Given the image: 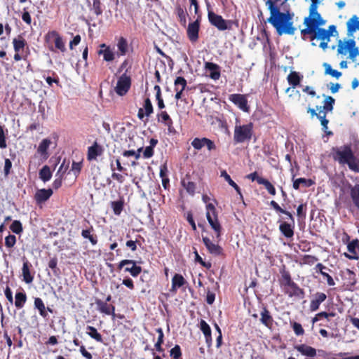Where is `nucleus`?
<instances>
[{
    "mask_svg": "<svg viewBox=\"0 0 359 359\" xmlns=\"http://www.w3.org/2000/svg\"><path fill=\"white\" fill-rule=\"evenodd\" d=\"M154 155V148L151 147H147L143 152V156L145 158H151Z\"/></svg>",
    "mask_w": 359,
    "mask_h": 359,
    "instance_id": "nucleus-62",
    "label": "nucleus"
},
{
    "mask_svg": "<svg viewBox=\"0 0 359 359\" xmlns=\"http://www.w3.org/2000/svg\"><path fill=\"white\" fill-rule=\"evenodd\" d=\"M11 230L16 233L19 234L22 231V226L20 221L14 220L10 226Z\"/></svg>",
    "mask_w": 359,
    "mask_h": 359,
    "instance_id": "nucleus-41",
    "label": "nucleus"
},
{
    "mask_svg": "<svg viewBox=\"0 0 359 359\" xmlns=\"http://www.w3.org/2000/svg\"><path fill=\"white\" fill-rule=\"evenodd\" d=\"M16 243V238L13 235H8L5 238V245L7 248H12Z\"/></svg>",
    "mask_w": 359,
    "mask_h": 359,
    "instance_id": "nucleus-51",
    "label": "nucleus"
},
{
    "mask_svg": "<svg viewBox=\"0 0 359 359\" xmlns=\"http://www.w3.org/2000/svg\"><path fill=\"white\" fill-rule=\"evenodd\" d=\"M357 248H359V241L358 239H355L351 241L347 245V249L352 255L344 253L345 257L349 259H358V256H357L355 252V249Z\"/></svg>",
    "mask_w": 359,
    "mask_h": 359,
    "instance_id": "nucleus-19",
    "label": "nucleus"
},
{
    "mask_svg": "<svg viewBox=\"0 0 359 359\" xmlns=\"http://www.w3.org/2000/svg\"><path fill=\"white\" fill-rule=\"evenodd\" d=\"M99 55H102L104 60L107 62H111L114 60L116 54L109 48L107 49H100L98 51Z\"/></svg>",
    "mask_w": 359,
    "mask_h": 359,
    "instance_id": "nucleus-32",
    "label": "nucleus"
},
{
    "mask_svg": "<svg viewBox=\"0 0 359 359\" xmlns=\"http://www.w3.org/2000/svg\"><path fill=\"white\" fill-rule=\"evenodd\" d=\"M230 100L243 111L246 112L249 111L246 95L241 94H233L231 95Z\"/></svg>",
    "mask_w": 359,
    "mask_h": 359,
    "instance_id": "nucleus-10",
    "label": "nucleus"
},
{
    "mask_svg": "<svg viewBox=\"0 0 359 359\" xmlns=\"http://www.w3.org/2000/svg\"><path fill=\"white\" fill-rule=\"evenodd\" d=\"M57 259L55 257H53L50 259L48 262V266L53 271L54 273H57V271L59 269L57 268Z\"/></svg>",
    "mask_w": 359,
    "mask_h": 359,
    "instance_id": "nucleus-61",
    "label": "nucleus"
},
{
    "mask_svg": "<svg viewBox=\"0 0 359 359\" xmlns=\"http://www.w3.org/2000/svg\"><path fill=\"white\" fill-rule=\"evenodd\" d=\"M55 177H56V178L53 183V187L54 189H57L62 185V175H59V173H56Z\"/></svg>",
    "mask_w": 359,
    "mask_h": 359,
    "instance_id": "nucleus-60",
    "label": "nucleus"
},
{
    "mask_svg": "<svg viewBox=\"0 0 359 359\" xmlns=\"http://www.w3.org/2000/svg\"><path fill=\"white\" fill-rule=\"evenodd\" d=\"M295 349L302 355L308 357H314L316 355V348L306 344L297 345L295 346Z\"/></svg>",
    "mask_w": 359,
    "mask_h": 359,
    "instance_id": "nucleus-23",
    "label": "nucleus"
},
{
    "mask_svg": "<svg viewBox=\"0 0 359 359\" xmlns=\"http://www.w3.org/2000/svg\"><path fill=\"white\" fill-rule=\"evenodd\" d=\"M34 306L39 311V313L43 317H46L47 313L46 311L45 305L41 298H35L34 299Z\"/></svg>",
    "mask_w": 359,
    "mask_h": 359,
    "instance_id": "nucleus-36",
    "label": "nucleus"
},
{
    "mask_svg": "<svg viewBox=\"0 0 359 359\" xmlns=\"http://www.w3.org/2000/svg\"><path fill=\"white\" fill-rule=\"evenodd\" d=\"M206 217L208 222L212 229L216 232L217 238H219L221 232V226L218 222L217 216L216 214V209L212 203H208L206 205Z\"/></svg>",
    "mask_w": 359,
    "mask_h": 359,
    "instance_id": "nucleus-6",
    "label": "nucleus"
},
{
    "mask_svg": "<svg viewBox=\"0 0 359 359\" xmlns=\"http://www.w3.org/2000/svg\"><path fill=\"white\" fill-rule=\"evenodd\" d=\"M324 105L322 106H316V110L322 111V109L326 111H332L333 109V106L334 104V99L331 96L325 97L323 101Z\"/></svg>",
    "mask_w": 359,
    "mask_h": 359,
    "instance_id": "nucleus-29",
    "label": "nucleus"
},
{
    "mask_svg": "<svg viewBox=\"0 0 359 359\" xmlns=\"http://www.w3.org/2000/svg\"><path fill=\"white\" fill-rule=\"evenodd\" d=\"M50 140L46 138L42 140V141L40 142L38 149L37 152L43 156L44 159H47L48 158V149L49 148L50 145L51 144Z\"/></svg>",
    "mask_w": 359,
    "mask_h": 359,
    "instance_id": "nucleus-20",
    "label": "nucleus"
},
{
    "mask_svg": "<svg viewBox=\"0 0 359 359\" xmlns=\"http://www.w3.org/2000/svg\"><path fill=\"white\" fill-rule=\"evenodd\" d=\"M325 113L323 111H319L317 118L320 120V124L323 127V130L326 133L327 135H332L333 133L332 131H327V124L329 123L328 120L326 119Z\"/></svg>",
    "mask_w": 359,
    "mask_h": 359,
    "instance_id": "nucleus-31",
    "label": "nucleus"
},
{
    "mask_svg": "<svg viewBox=\"0 0 359 359\" xmlns=\"http://www.w3.org/2000/svg\"><path fill=\"white\" fill-rule=\"evenodd\" d=\"M191 145L194 149L197 150L201 149L203 147L205 146V144L203 142V137L201 139L198 137L194 138L191 142Z\"/></svg>",
    "mask_w": 359,
    "mask_h": 359,
    "instance_id": "nucleus-48",
    "label": "nucleus"
},
{
    "mask_svg": "<svg viewBox=\"0 0 359 359\" xmlns=\"http://www.w3.org/2000/svg\"><path fill=\"white\" fill-rule=\"evenodd\" d=\"M80 352L81 355L86 358V359H92L93 356L90 353L86 351L84 346H81L80 348Z\"/></svg>",
    "mask_w": 359,
    "mask_h": 359,
    "instance_id": "nucleus-64",
    "label": "nucleus"
},
{
    "mask_svg": "<svg viewBox=\"0 0 359 359\" xmlns=\"http://www.w3.org/2000/svg\"><path fill=\"white\" fill-rule=\"evenodd\" d=\"M348 53V58L353 62L359 56V49L356 47L353 39H339L337 43V55H346Z\"/></svg>",
    "mask_w": 359,
    "mask_h": 359,
    "instance_id": "nucleus-3",
    "label": "nucleus"
},
{
    "mask_svg": "<svg viewBox=\"0 0 359 359\" xmlns=\"http://www.w3.org/2000/svg\"><path fill=\"white\" fill-rule=\"evenodd\" d=\"M116 46L118 48L116 55L118 57L126 55L128 50V43L126 39H125L124 37H120L118 39Z\"/></svg>",
    "mask_w": 359,
    "mask_h": 359,
    "instance_id": "nucleus-22",
    "label": "nucleus"
},
{
    "mask_svg": "<svg viewBox=\"0 0 359 359\" xmlns=\"http://www.w3.org/2000/svg\"><path fill=\"white\" fill-rule=\"evenodd\" d=\"M266 6L270 11V17L267 19L269 22L276 30L279 36L283 34L293 35L296 28L293 26L292 18L293 13H290L289 11L282 13L278 6V3L282 0H264ZM287 0H283V3Z\"/></svg>",
    "mask_w": 359,
    "mask_h": 359,
    "instance_id": "nucleus-1",
    "label": "nucleus"
},
{
    "mask_svg": "<svg viewBox=\"0 0 359 359\" xmlns=\"http://www.w3.org/2000/svg\"><path fill=\"white\" fill-rule=\"evenodd\" d=\"M306 182H308L306 179L298 178L294 180L292 186L294 189H298L299 188L300 184H303L305 186V183Z\"/></svg>",
    "mask_w": 359,
    "mask_h": 359,
    "instance_id": "nucleus-58",
    "label": "nucleus"
},
{
    "mask_svg": "<svg viewBox=\"0 0 359 359\" xmlns=\"http://www.w3.org/2000/svg\"><path fill=\"white\" fill-rule=\"evenodd\" d=\"M327 298V296L325 293L323 292H317L314 299L311 302L310 304V310L311 311H316L319 309L320 304L323 302Z\"/></svg>",
    "mask_w": 359,
    "mask_h": 359,
    "instance_id": "nucleus-18",
    "label": "nucleus"
},
{
    "mask_svg": "<svg viewBox=\"0 0 359 359\" xmlns=\"http://www.w3.org/2000/svg\"><path fill=\"white\" fill-rule=\"evenodd\" d=\"M81 236L84 238H88L93 245L97 243V238L90 234V231L89 229L83 230L81 232Z\"/></svg>",
    "mask_w": 359,
    "mask_h": 359,
    "instance_id": "nucleus-42",
    "label": "nucleus"
},
{
    "mask_svg": "<svg viewBox=\"0 0 359 359\" xmlns=\"http://www.w3.org/2000/svg\"><path fill=\"white\" fill-rule=\"evenodd\" d=\"M114 212L116 215H119L123 210V202L121 200L114 201L111 203Z\"/></svg>",
    "mask_w": 359,
    "mask_h": 359,
    "instance_id": "nucleus-39",
    "label": "nucleus"
},
{
    "mask_svg": "<svg viewBox=\"0 0 359 359\" xmlns=\"http://www.w3.org/2000/svg\"><path fill=\"white\" fill-rule=\"evenodd\" d=\"M22 19L27 25H30L32 22V18L28 11H24V13L22 15Z\"/></svg>",
    "mask_w": 359,
    "mask_h": 359,
    "instance_id": "nucleus-63",
    "label": "nucleus"
},
{
    "mask_svg": "<svg viewBox=\"0 0 359 359\" xmlns=\"http://www.w3.org/2000/svg\"><path fill=\"white\" fill-rule=\"evenodd\" d=\"M128 266L124 269L126 272H129L133 277H137L142 271V268L136 265V262L133 259H123L120 262L118 265V269H121L125 266Z\"/></svg>",
    "mask_w": 359,
    "mask_h": 359,
    "instance_id": "nucleus-9",
    "label": "nucleus"
},
{
    "mask_svg": "<svg viewBox=\"0 0 359 359\" xmlns=\"http://www.w3.org/2000/svg\"><path fill=\"white\" fill-rule=\"evenodd\" d=\"M26 300L27 296L25 293L22 292H17L15 294V306L18 309H21L23 307Z\"/></svg>",
    "mask_w": 359,
    "mask_h": 359,
    "instance_id": "nucleus-34",
    "label": "nucleus"
},
{
    "mask_svg": "<svg viewBox=\"0 0 359 359\" xmlns=\"http://www.w3.org/2000/svg\"><path fill=\"white\" fill-rule=\"evenodd\" d=\"M22 270V275L24 277V280L25 281V283H32L33 281V277L30 274L27 262L23 263Z\"/></svg>",
    "mask_w": 359,
    "mask_h": 359,
    "instance_id": "nucleus-37",
    "label": "nucleus"
},
{
    "mask_svg": "<svg viewBox=\"0 0 359 359\" xmlns=\"http://www.w3.org/2000/svg\"><path fill=\"white\" fill-rule=\"evenodd\" d=\"M144 109L147 116H149L153 112V106L148 97L144 100Z\"/></svg>",
    "mask_w": 359,
    "mask_h": 359,
    "instance_id": "nucleus-47",
    "label": "nucleus"
},
{
    "mask_svg": "<svg viewBox=\"0 0 359 359\" xmlns=\"http://www.w3.org/2000/svg\"><path fill=\"white\" fill-rule=\"evenodd\" d=\"M52 189H38L34 195V199L37 204H41L47 201L53 195Z\"/></svg>",
    "mask_w": 359,
    "mask_h": 359,
    "instance_id": "nucleus-12",
    "label": "nucleus"
},
{
    "mask_svg": "<svg viewBox=\"0 0 359 359\" xmlns=\"http://www.w3.org/2000/svg\"><path fill=\"white\" fill-rule=\"evenodd\" d=\"M221 177H224V180L229 183L230 186H231L238 193V194L240 195V198L243 199V195L241 194V189L239 187L231 180L230 175L226 172V170H222L221 171Z\"/></svg>",
    "mask_w": 359,
    "mask_h": 359,
    "instance_id": "nucleus-27",
    "label": "nucleus"
},
{
    "mask_svg": "<svg viewBox=\"0 0 359 359\" xmlns=\"http://www.w3.org/2000/svg\"><path fill=\"white\" fill-rule=\"evenodd\" d=\"M104 152V148L95 141L92 146L88 149L87 158L88 161L96 160L97 157L101 156Z\"/></svg>",
    "mask_w": 359,
    "mask_h": 359,
    "instance_id": "nucleus-11",
    "label": "nucleus"
},
{
    "mask_svg": "<svg viewBox=\"0 0 359 359\" xmlns=\"http://www.w3.org/2000/svg\"><path fill=\"white\" fill-rule=\"evenodd\" d=\"M175 90H184L187 86V81L181 76L177 77L175 80Z\"/></svg>",
    "mask_w": 359,
    "mask_h": 359,
    "instance_id": "nucleus-40",
    "label": "nucleus"
},
{
    "mask_svg": "<svg viewBox=\"0 0 359 359\" xmlns=\"http://www.w3.org/2000/svg\"><path fill=\"white\" fill-rule=\"evenodd\" d=\"M325 73L326 74H330L332 76L335 77L337 79L339 78L341 75V72H339V71H337L336 69H333L330 65L325 64Z\"/></svg>",
    "mask_w": 359,
    "mask_h": 359,
    "instance_id": "nucleus-45",
    "label": "nucleus"
},
{
    "mask_svg": "<svg viewBox=\"0 0 359 359\" xmlns=\"http://www.w3.org/2000/svg\"><path fill=\"white\" fill-rule=\"evenodd\" d=\"M252 136V124L236 126L234 130L233 139L236 142H243L250 140Z\"/></svg>",
    "mask_w": 359,
    "mask_h": 359,
    "instance_id": "nucleus-8",
    "label": "nucleus"
},
{
    "mask_svg": "<svg viewBox=\"0 0 359 359\" xmlns=\"http://www.w3.org/2000/svg\"><path fill=\"white\" fill-rule=\"evenodd\" d=\"M46 82L48 84L47 88L58 87V81L56 79L48 76L46 78Z\"/></svg>",
    "mask_w": 359,
    "mask_h": 359,
    "instance_id": "nucleus-54",
    "label": "nucleus"
},
{
    "mask_svg": "<svg viewBox=\"0 0 359 359\" xmlns=\"http://www.w3.org/2000/svg\"><path fill=\"white\" fill-rule=\"evenodd\" d=\"M325 22L326 21L322 18L318 12H312V10L309 9V15L306 17L304 20V24L306 27L302 29L301 34L311 36L314 34L316 27L323 26Z\"/></svg>",
    "mask_w": 359,
    "mask_h": 359,
    "instance_id": "nucleus-4",
    "label": "nucleus"
},
{
    "mask_svg": "<svg viewBox=\"0 0 359 359\" xmlns=\"http://www.w3.org/2000/svg\"><path fill=\"white\" fill-rule=\"evenodd\" d=\"M279 230L282 234L287 238H292L294 235L293 228L287 222H283L279 226Z\"/></svg>",
    "mask_w": 359,
    "mask_h": 359,
    "instance_id": "nucleus-25",
    "label": "nucleus"
},
{
    "mask_svg": "<svg viewBox=\"0 0 359 359\" xmlns=\"http://www.w3.org/2000/svg\"><path fill=\"white\" fill-rule=\"evenodd\" d=\"M347 35L353 36V33L359 30V17L357 15L352 16L346 22Z\"/></svg>",
    "mask_w": 359,
    "mask_h": 359,
    "instance_id": "nucleus-15",
    "label": "nucleus"
},
{
    "mask_svg": "<svg viewBox=\"0 0 359 359\" xmlns=\"http://www.w3.org/2000/svg\"><path fill=\"white\" fill-rule=\"evenodd\" d=\"M39 178L43 182H46L51 179L52 172L48 165H44L39 170Z\"/></svg>",
    "mask_w": 359,
    "mask_h": 359,
    "instance_id": "nucleus-28",
    "label": "nucleus"
},
{
    "mask_svg": "<svg viewBox=\"0 0 359 359\" xmlns=\"http://www.w3.org/2000/svg\"><path fill=\"white\" fill-rule=\"evenodd\" d=\"M334 151V159L339 164H346L349 169L355 172H359V165L356 162L357 159L352 151L350 144H345L340 147L332 149Z\"/></svg>",
    "mask_w": 359,
    "mask_h": 359,
    "instance_id": "nucleus-2",
    "label": "nucleus"
},
{
    "mask_svg": "<svg viewBox=\"0 0 359 359\" xmlns=\"http://www.w3.org/2000/svg\"><path fill=\"white\" fill-rule=\"evenodd\" d=\"M56 37L55 39V47L60 50L62 52L65 51V43L63 42V40L60 36H59L57 34L55 33Z\"/></svg>",
    "mask_w": 359,
    "mask_h": 359,
    "instance_id": "nucleus-46",
    "label": "nucleus"
},
{
    "mask_svg": "<svg viewBox=\"0 0 359 359\" xmlns=\"http://www.w3.org/2000/svg\"><path fill=\"white\" fill-rule=\"evenodd\" d=\"M203 142L205 144V147L209 151L215 150L216 149L214 142L211 140L203 137Z\"/></svg>",
    "mask_w": 359,
    "mask_h": 359,
    "instance_id": "nucleus-57",
    "label": "nucleus"
},
{
    "mask_svg": "<svg viewBox=\"0 0 359 359\" xmlns=\"http://www.w3.org/2000/svg\"><path fill=\"white\" fill-rule=\"evenodd\" d=\"M203 242L210 254L218 256L222 253V248L219 245L213 243L209 238L203 237Z\"/></svg>",
    "mask_w": 359,
    "mask_h": 359,
    "instance_id": "nucleus-13",
    "label": "nucleus"
},
{
    "mask_svg": "<svg viewBox=\"0 0 359 359\" xmlns=\"http://www.w3.org/2000/svg\"><path fill=\"white\" fill-rule=\"evenodd\" d=\"M7 147L4 128L0 126V148L5 149Z\"/></svg>",
    "mask_w": 359,
    "mask_h": 359,
    "instance_id": "nucleus-53",
    "label": "nucleus"
},
{
    "mask_svg": "<svg viewBox=\"0 0 359 359\" xmlns=\"http://www.w3.org/2000/svg\"><path fill=\"white\" fill-rule=\"evenodd\" d=\"M184 283V278L182 275L175 274L172 279V289L174 290L175 287H182Z\"/></svg>",
    "mask_w": 359,
    "mask_h": 359,
    "instance_id": "nucleus-38",
    "label": "nucleus"
},
{
    "mask_svg": "<svg viewBox=\"0 0 359 359\" xmlns=\"http://www.w3.org/2000/svg\"><path fill=\"white\" fill-rule=\"evenodd\" d=\"M200 329L204 336H209L211 334V329L209 325L204 320H201L200 322Z\"/></svg>",
    "mask_w": 359,
    "mask_h": 359,
    "instance_id": "nucleus-43",
    "label": "nucleus"
},
{
    "mask_svg": "<svg viewBox=\"0 0 359 359\" xmlns=\"http://www.w3.org/2000/svg\"><path fill=\"white\" fill-rule=\"evenodd\" d=\"M205 68L206 72L209 73L211 79L217 80L220 76V72L219 70V66L216 64L206 62L205 63Z\"/></svg>",
    "mask_w": 359,
    "mask_h": 359,
    "instance_id": "nucleus-16",
    "label": "nucleus"
},
{
    "mask_svg": "<svg viewBox=\"0 0 359 359\" xmlns=\"http://www.w3.org/2000/svg\"><path fill=\"white\" fill-rule=\"evenodd\" d=\"M182 184L189 194L191 195L194 194L196 184L193 182H188L187 183H186L184 180H182Z\"/></svg>",
    "mask_w": 359,
    "mask_h": 359,
    "instance_id": "nucleus-44",
    "label": "nucleus"
},
{
    "mask_svg": "<svg viewBox=\"0 0 359 359\" xmlns=\"http://www.w3.org/2000/svg\"><path fill=\"white\" fill-rule=\"evenodd\" d=\"M199 22L198 20L189 24L187 35L191 41L195 42L198 39Z\"/></svg>",
    "mask_w": 359,
    "mask_h": 359,
    "instance_id": "nucleus-14",
    "label": "nucleus"
},
{
    "mask_svg": "<svg viewBox=\"0 0 359 359\" xmlns=\"http://www.w3.org/2000/svg\"><path fill=\"white\" fill-rule=\"evenodd\" d=\"M257 183L264 185L270 194L273 196L276 194V189L273 185L268 180L259 178L257 179Z\"/></svg>",
    "mask_w": 359,
    "mask_h": 359,
    "instance_id": "nucleus-35",
    "label": "nucleus"
},
{
    "mask_svg": "<svg viewBox=\"0 0 359 359\" xmlns=\"http://www.w3.org/2000/svg\"><path fill=\"white\" fill-rule=\"evenodd\" d=\"M350 196L355 206L359 209V184H355L351 188Z\"/></svg>",
    "mask_w": 359,
    "mask_h": 359,
    "instance_id": "nucleus-30",
    "label": "nucleus"
},
{
    "mask_svg": "<svg viewBox=\"0 0 359 359\" xmlns=\"http://www.w3.org/2000/svg\"><path fill=\"white\" fill-rule=\"evenodd\" d=\"M93 10L97 15H99L102 13V10L100 8V2L99 0L93 1Z\"/></svg>",
    "mask_w": 359,
    "mask_h": 359,
    "instance_id": "nucleus-59",
    "label": "nucleus"
},
{
    "mask_svg": "<svg viewBox=\"0 0 359 359\" xmlns=\"http://www.w3.org/2000/svg\"><path fill=\"white\" fill-rule=\"evenodd\" d=\"M170 355L174 359H178L182 355L181 348L179 345H175L170 351Z\"/></svg>",
    "mask_w": 359,
    "mask_h": 359,
    "instance_id": "nucleus-50",
    "label": "nucleus"
},
{
    "mask_svg": "<svg viewBox=\"0 0 359 359\" xmlns=\"http://www.w3.org/2000/svg\"><path fill=\"white\" fill-rule=\"evenodd\" d=\"M325 29L316 27L314 34L310 36L311 41V45L313 46H316L314 40L320 41L319 47L323 50H325L328 48V43L330 41L328 34Z\"/></svg>",
    "mask_w": 359,
    "mask_h": 359,
    "instance_id": "nucleus-7",
    "label": "nucleus"
},
{
    "mask_svg": "<svg viewBox=\"0 0 359 359\" xmlns=\"http://www.w3.org/2000/svg\"><path fill=\"white\" fill-rule=\"evenodd\" d=\"M208 18L210 23L219 31L230 29L232 26V21L224 20L221 15L208 11Z\"/></svg>",
    "mask_w": 359,
    "mask_h": 359,
    "instance_id": "nucleus-5",
    "label": "nucleus"
},
{
    "mask_svg": "<svg viewBox=\"0 0 359 359\" xmlns=\"http://www.w3.org/2000/svg\"><path fill=\"white\" fill-rule=\"evenodd\" d=\"M260 321L268 327H270L272 325L273 318L270 315L269 311L266 308H264L261 312Z\"/></svg>",
    "mask_w": 359,
    "mask_h": 359,
    "instance_id": "nucleus-26",
    "label": "nucleus"
},
{
    "mask_svg": "<svg viewBox=\"0 0 359 359\" xmlns=\"http://www.w3.org/2000/svg\"><path fill=\"white\" fill-rule=\"evenodd\" d=\"M303 76L297 72H291L287 77V81L292 88H296L300 83Z\"/></svg>",
    "mask_w": 359,
    "mask_h": 359,
    "instance_id": "nucleus-24",
    "label": "nucleus"
},
{
    "mask_svg": "<svg viewBox=\"0 0 359 359\" xmlns=\"http://www.w3.org/2000/svg\"><path fill=\"white\" fill-rule=\"evenodd\" d=\"M98 310L103 313H105L107 315H112L114 317L115 316L114 311L115 307L112 305L108 304L107 302H104L100 299H97L95 302Z\"/></svg>",
    "mask_w": 359,
    "mask_h": 359,
    "instance_id": "nucleus-17",
    "label": "nucleus"
},
{
    "mask_svg": "<svg viewBox=\"0 0 359 359\" xmlns=\"http://www.w3.org/2000/svg\"><path fill=\"white\" fill-rule=\"evenodd\" d=\"M292 328L296 335H302L304 333V330L302 325L299 323L294 322L292 325Z\"/></svg>",
    "mask_w": 359,
    "mask_h": 359,
    "instance_id": "nucleus-52",
    "label": "nucleus"
},
{
    "mask_svg": "<svg viewBox=\"0 0 359 359\" xmlns=\"http://www.w3.org/2000/svg\"><path fill=\"white\" fill-rule=\"evenodd\" d=\"M130 84V76L124 74L118 79L115 90H129Z\"/></svg>",
    "mask_w": 359,
    "mask_h": 359,
    "instance_id": "nucleus-21",
    "label": "nucleus"
},
{
    "mask_svg": "<svg viewBox=\"0 0 359 359\" xmlns=\"http://www.w3.org/2000/svg\"><path fill=\"white\" fill-rule=\"evenodd\" d=\"M11 168H12V162L11 161V160L9 158H6L4 168L5 177H7L9 175Z\"/></svg>",
    "mask_w": 359,
    "mask_h": 359,
    "instance_id": "nucleus-55",
    "label": "nucleus"
},
{
    "mask_svg": "<svg viewBox=\"0 0 359 359\" xmlns=\"http://www.w3.org/2000/svg\"><path fill=\"white\" fill-rule=\"evenodd\" d=\"M25 45V40L22 39H15L13 40V46L14 49L16 52H19L21 49L24 48Z\"/></svg>",
    "mask_w": 359,
    "mask_h": 359,
    "instance_id": "nucleus-49",
    "label": "nucleus"
},
{
    "mask_svg": "<svg viewBox=\"0 0 359 359\" xmlns=\"http://www.w3.org/2000/svg\"><path fill=\"white\" fill-rule=\"evenodd\" d=\"M87 334L93 339L96 340L97 342H103L102 335L97 332V329L93 326H87Z\"/></svg>",
    "mask_w": 359,
    "mask_h": 359,
    "instance_id": "nucleus-33",
    "label": "nucleus"
},
{
    "mask_svg": "<svg viewBox=\"0 0 359 359\" xmlns=\"http://www.w3.org/2000/svg\"><path fill=\"white\" fill-rule=\"evenodd\" d=\"M326 31L327 32V33L328 34L330 38H331V36H338L339 34L337 30V27L334 25H330Z\"/></svg>",
    "mask_w": 359,
    "mask_h": 359,
    "instance_id": "nucleus-56",
    "label": "nucleus"
}]
</instances>
